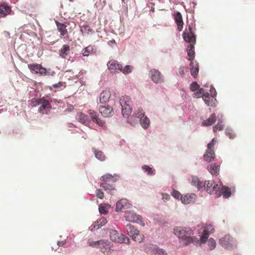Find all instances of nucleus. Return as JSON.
I'll return each mask as SVG.
<instances>
[{
	"instance_id": "obj_1",
	"label": "nucleus",
	"mask_w": 255,
	"mask_h": 255,
	"mask_svg": "<svg viewBox=\"0 0 255 255\" xmlns=\"http://www.w3.org/2000/svg\"><path fill=\"white\" fill-rule=\"evenodd\" d=\"M174 231L176 236L183 240V244L185 246H188L191 243L195 245L199 244L198 240L192 237L193 233L190 228L176 227L174 228Z\"/></svg>"
},
{
	"instance_id": "obj_2",
	"label": "nucleus",
	"mask_w": 255,
	"mask_h": 255,
	"mask_svg": "<svg viewBox=\"0 0 255 255\" xmlns=\"http://www.w3.org/2000/svg\"><path fill=\"white\" fill-rule=\"evenodd\" d=\"M31 102L32 106L34 107L40 105L38 109V111L42 114H45L47 110H50L51 108L49 101L44 97L39 99H32Z\"/></svg>"
},
{
	"instance_id": "obj_3",
	"label": "nucleus",
	"mask_w": 255,
	"mask_h": 255,
	"mask_svg": "<svg viewBox=\"0 0 255 255\" xmlns=\"http://www.w3.org/2000/svg\"><path fill=\"white\" fill-rule=\"evenodd\" d=\"M205 185H204V189L208 193L211 195H215L217 197L221 196V185H218L215 182L212 180L205 181Z\"/></svg>"
},
{
	"instance_id": "obj_4",
	"label": "nucleus",
	"mask_w": 255,
	"mask_h": 255,
	"mask_svg": "<svg viewBox=\"0 0 255 255\" xmlns=\"http://www.w3.org/2000/svg\"><path fill=\"white\" fill-rule=\"evenodd\" d=\"M130 99L128 96H124L120 99V103L122 107L123 116L128 117L131 113V109L130 107Z\"/></svg>"
},
{
	"instance_id": "obj_5",
	"label": "nucleus",
	"mask_w": 255,
	"mask_h": 255,
	"mask_svg": "<svg viewBox=\"0 0 255 255\" xmlns=\"http://www.w3.org/2000/svg\"><path fill=\"white\" fill-rule=\"evenodd\" d=\"M216 141V139L213 138L207 145V149L204 155V157L205 160L208 162L212 161L215 158V154L214 151V147Z\"/></svg>"
},
{
	"instance_id": "obj_6",
	"label": "nucleus",
	"mask_w": 255,
	"mask_h": 255,
	"mask_svg": "<svg viewBox=\"0 0 255 255\" xmlns=\"http://www.w3.org/2000/svg\"><path fill=\"white\" fill-rule=\"evenodd\" d=\"M220 244L227 249H232L237 247L236 242L229 235H226L221 238L219 241Z\"/></svg>"
},
{
	"instance_id": "obj_7",
	"label": "nucleus",
	"mask_w": 255,
	"mask_h": 255,
	"mask_svg": "<svg viewBox=\"0 0 255 255\" xmlns=\"http://www.w3.org/2000/svg\"><path fill=\"white\" fill-rule=\"evenodd\" d=\"M110 234L111 240L115 242L120 243H128L129 242V239L127 237L118 233L116 230H111Z\"/></svg>"
},
{
	"instance_id": "obj_8",
	"label": "nucleus",
	"mask_w": 255,
	"mask_h": 255,
	"mask_svg": "<svg viewBox=\"0 0 255 255\" xmlns=\"http://www.w3.org/2000/svg\"><path fill=\"white\" fill-rule=\"evenodd\" d=\"M125 217L126 220L128 222L137 223L142 226L144 225L142 217L133 212L126 211L125 214Z\"/></svg>"
},
{
	"instance_id": "obj_9",
	"label": "nucleus",
	"mask_w": 255,
	"mask_h": 255,
	"mask_svg": "<svg viewBox=\"0 0 255 255\" xmlns=\"http://www.w3.org/2000/svg\"><path fill=\"white\" fill-rule=\"evenodd\" d=\"M28 67L32 73L34 74H39L41 75H49L50 70H47L43 67L41 65L38 64H28Z\"/></svg>"
},
{
	"instance_id": "obj_10",
	"label": "nucleus",
	"mask_w": 255,
	"mask_h": 255,
	"mask_svg": "<svg viewBox=\"0 0 255 255\" xmlns=\"http://www.w3.org/2000/svg\"><path fill=\"white\" fill-rule=\"evenodd\" d=\"M146 252L150 255H166V252L162 249L156 246L150 244L147 246L145 249Z\"/></svg>"
},
{
	"instance_id": "obj_11",
	"label": "nucleus",
	"mask_w": 255,
	"mask_h": 255,
	"mask_svg": "<svg viewBox=\"0 0 255 255\" xmlns=\"http://www.w3.org/2000/svg\"><path fill=\"white\" fill-rule=\"evenodd\" d=\"M149 75L151 80L155 83H161L164 82L163 75L156 69H151L149 72Z\"/></svg>"
},
{
	"instance_id": "obj_12",
	"label": "nucleus",
	"mask_w": 255,
	"mask_h": 255,
	"mask_svg": "<svg viewBox=\"0 0 255 255\" xmlns=\"http://www.w3.org/2000/svg\"><path fill=\"white\" fill-rule=\"evenodd\" d=\"M188 28L189 32H184L183 33V38L186 42L194 45L196 43L195 35L193 33L192 26L190 25H189Z\"/></svg>"
},
{
	"instance_id": "obj_13",
	"label": "nucleus",
	"mask_w": 255,
	"mask_h": 255,
	"mask_svg": "<svg viewBox=\"0 0 255 255\" xmlns=\"http://www.w3.org/2000/svg\"><path fill=\"white\" fill-rule=\"evenodd\" d=\"M99 112L104 117H110L113 116L114 111L112 107L109 106H100L99 108Z\"/></svg>"
},
{
	"instance_id": "obj_14",
	"label": "nucleus",
	"mask_w": 255,
	"mask_h": 255,
	"mask_svg": "<svg viewBox=\"0 0 255 255\" xmlns=\"http://www.w3.org/2000/svg\"><path fill=\"white\" fill-rule=\"evenodd\" d=\"M131 206V205L128 203V200L122 199L117 203L116 211L120 212L123 210L130 208Z\"/></svg>"
},
{
	"instance_id": "obj_15",
	"label": "nucleus",
	"mask_w": 255,
	"mask_h": 255,
	"mask_svg": "<svg viewBox=\"0 0 255 255\" xmlns=\"http://www.w3.org/2000/svg\"><path fill=\"white\" fill-rule=\"evenodd\" d=\"M95 244H99V248L104 254H108L111 252V245L108 241L100 240L95 242Z\"/></svg>"
},
{
	"instance_id": "obj_16",
	"label": "nucleus",
	"mask_w": 255,
	"mask_h": 255,
	"mask_svg": "<svg viewBox=\"0 0 255 255\" xmlns=\"http://www.w3.org/2000/svg\"><path fill=\"white\" fill-rule=\"evenodd\" d=\"M197 195L194 193L187 194L181 198V202L185 204L192 203L195 202Z\"/></svg>"
},
{
	"instance_id": "obj_17",
	"label": "nucleus",
	"mask_w": 255,
	"mask_h": 255,
	"mask_svg": "<svg viewBox=\"0 0 255 255\" xmlns=\"http://www.w3.org/2000/svg\"><path fill=\"white\" fill-rule=\"evenodd\" d=\"M107 66L109 70H110L112 72H115L116 70H120L122 69V65L119 64L115 60H110L107 63Z\"/></svg>"
},
{
	"instance_id": "obj_18",
	"label": "nucleus",
	"mask_w": 255,
	"mask_h": 255,
	"mask_svg": "<svg viewBox=\"0 0 255 255\" xmlns=\"http://www.w3.org/2000/svg\"><path fill=\"white\" fill-rule=\"evenodd\" d=\"M101 179L104 181L103 183H115L119 179V176L107 173L101 177Z\"/></svg>"
},
{
	"instance_id": "obj_19",
	"label": "nucleus",
	"mask_w": 255,
	"mask_h": 255,
	"mask_svg": "<svg viewBox=\"0 0 255 255\" xmlns=\"http://www.w3.org/2000/svg\"><path fill=\"white\" fill-rule=\"evenodd\" d=\"M11 12L10 6L6 4H2L0 5V17H4L9 14Z\"/></svg>"
},
{
	"instance_id": "obj_20",
	"label": "nucleus",
	"mask_w": 255,
	"mask_h": 255,
	"mask_svg": "<svg viewBox=\"0 0 255 255\" xmlns=\"http://www.w3.org/2000/svg\"><path fill=\"white\" fill-rule=\"evenodd\" d=\"M174 20L177 25V29L181 31L183 28V21L182 16L180 12H177L174 14Z\"/></svg>"
},
{
	"instance_id": "obj_21",
	"label": "nucleus",
	"mask_w": 255,
	"mask_h": 255,
	"mask_svg": "<svg viewBox=\"0 0 255 255\" xmlns=\"http://www.w3.org/2000/svg\"><path fill=\"white\" fill-rule=\"evenodd\" d=\"M190 65L191 75L194 78H196L199 72L198 63L196 61H191Z\"/></svg>"
},
{
	"instance_id": "obj_22",
	"label": "nucleus",
	"mask_w": 255,
	"mask_h": 255,
	"mask_svg": "<svg viewBox=\"0 0 255 255\" xmlns=\"http://www.w3.org/2000/svg\"><path fill=\"white\" fill-rule=\"evenodd\" d=\"M205 104L208 106L215 107L216 100L211 97L209 93H206L203 98Z\"/></svg>"
},
{
	"instance_id": "obj_23",
	"label": "nucleus",
	"mask_w": 255,
	"mask_h": 255,
	"mask_svg": "<svg viewBox=\"0 0 255 255\" xmlns=\"http://www.w3.org/2000/svg\"><path fill=\"white\" fill-rule=\"evenodd\" d=\"M70 46L67 44H64L63 45L61 49L59 50V54L61 57L66 58L67 56L70 53Z\"/></svg>"
},
{
	"instance_id": "obj_24",
	"label": "nucleus",
	"mask_w": 255,
	"mask_h": 255,
	"mask_svg": "<svg viewBox=\"0 0 255 255\" xmlns=\"http://www.w3.org/2000/svg\"><path fill=\"white\" fill-rule=\"evenodd\" d=\"M207 169L212 175H217L220 171V165L215 163L211 164L208 166Z\"/></svg>"
},
{
	"instance_id": "obj_25",
	"label": "nucleus",
	"mask_w": 255,
	"mask_h": 255,
	"mask_svg": "<svg viewBox=\"0 0 255 255\" xmlns=\"http://www.w3.org/2000/svg\"><path fill=\"white\" fill-rule=\"evenodd\" d=\"M107 222V221L105 218H101L96 222H95L93 225V227L91 229V230H98L100 228L102 227L103 226L105 225Z\"/></svg>"
},
{
	"instance_id": "obj_26",
	"label": "nucleus",
	"mask_w": 255,
	"mask_h": 255,
	"mask_svg": "<svg viewBox=\"0 0 255 255\" xmlns=\"http://www.w3.org/2000/svg\"><path fill=\"white\" fill-rule=\"evenodd\" d=\"M56 26L58 31L60 33L61 36L65 35L67 33V26L63 23H61L58 21H56Z\"/></svg>"
},
{
	"instance_id": "obj_27",
	"label": "nucleus",
	"mask_w": 255,
	"mask_h": 255,
	"mask_svg": "<svg viewBox=\"0 0 255 255\" xmlns=\"http://www.w3.org/2000/svg\"><path fill=\"white\" fill-rule=\"evenodd\" d=\"M111 94L109 91H103L100 97V102L101 103H106L109 101L110 98Z\"/></svg>"
},
{
	"instance_id": "obj_28",
	"label": "nucleus",
	"mask_w": 255,
	"mask_h": 255,
	"mask_svg": "<svg viewBox=\"0 0 255 255\" xmlns=\"http://www.w3.org/2000/svg\"><path fill=\"white\" fill-rule=\"evenodd\" d=\"M187 51L188 53V60L193 61L195 58L194 45L190 44L187 48Z\"/></svg>"
},
{
	"instance_id": "obj_29",
	"label": "nucleus",
	"mask_w": 255,
	"mask_h": 255,
	"mask_svg": "<svg viewBox=\"0 0 255 255\" xmlns=\"http://www.w3.org/2000/svg\"><path fill=\"white\" fill-rule=\"evenodd\" d=\"M216 121V115L215 114H212L209 118L204 120L202 123L204 126H209L212 125Z\"/></svg>"
},
{
	"instance_id": "obj_30",
	"label": "nucleus",
	"mask_w": 255,
	"mask_h": 255,
	"mask_svg": "<svg viewBox=\"0 0 255 255\" xmlns=\"http://www.w3.org/2000/svg\"><path fill=\"white\" fill-rule=\"evenodd\" d=\"M96 52L94 46L89 45L85 47L82 51V55L84 56H88L90 54H92Z\"/></svg>"
},
{
	"instance_id": "obj_31",
	"label": "nucleus",
	"mask_w": 255,
	"mask_h": 255,
	"mask_svg": "<svg viewBox=\"0 0 255 255\" xmlns=\"http://www.w3.org/2000/svg\"><path fill=\"white\" fill-rule=\"evenodd\" d=\"M81 31L84 35H89L94 33V31L87 25H83L81 28Z\"/></svg>"
},
{
	"instance_id": "obj_32",
	"label": "nucleus",
	"mask_w": 255,
	"mask_h": 255,
	"mask_svg": "<svg viewBox=\"0 0 255 255\" xmlns=\"http://www.w3.org/2000/svg\"><path fill=\"white\" fill-rule=\"evenodd\" d=\"M132 239L135 242L141 243L142 242L144 236L141 234H140L139 231L137 230V233H134L130 236Z\"/></svg>"
},
{
	"instance_id": "obj_33",
	"label": "nucleus",
	"mask_w": 255,
	"mask_h": 255,
	"mask_svg": "<svg viewBox=\"0 0 255 255\" xmlns=\"http://www.w3.org/2000/svg\"><path fill=\"white\" fill-rule=\"evenodd\" d=\"M112 183H101L100 186L104 189V190L110 193L112 191L115 189V187Z\"/></svg>"
},
{
	"instance_id": "obj_34",
	"label": "nucleus",
	"mask_w": 255,
	"mask_h": 255,
	"mask_svg": "<svg viewBox=\"0 0 255 255\" xmlns=\"http://www.w3.org/2000/svg\"><path fill=\"white\" fill-rule=\"evenodd\" d=\"M91 119L94 123H96L98 126H99L101 127H105V122L101 120L99 118V115L97 113H96L95 116H94V117L92 118Z\"/></svg>"
},
{
	"instance_id": "obj_35",
	"label": "nucleus",
	"mask_w": 255,
	"mask_h": 255,
	"mask_svg": "<svg viewBox=\"0 0 255 255\" xmlns=\"http://www.w3.org/2000/svg\"><path fill=\"white\" fill-rule=\"evenodd\" d=\"M91 119L94 123H96L98 126H99L101 127H105V122L101 120L99 118V115L97 113H96L95 116H94V117L92 118Z\"/></svg>"
},
{
	"instance_id": "obj_36",
	"label": "nucleus",
	"mask_w": 255,
	"mask_h": 255,
	"mask_svg": "<svg viewBox=\"0 0 255 255\" xmlns=\"http://www.w3.org/2000/svg\"><path fill=\"white\" fill-rule=\"evenodd\" d=\"M221 195H222L225 198H229L231 195L230 189L228 187H223L220 189Z\"/></svg>"
},
{
	"instance_id": "obj_37",
	"label": "nucleus",
	"mask_w": 255,
	"mask_h": 255,
	"mask_svg": "<svg viewBox=\"0 0 255 255\" xmlns=\"http://www.w3.org/2000/svg\"><path fill=\"white\" fill-rule=\"evenodd\" d=\"M126 231L128 233V234L131 236L132 234L134 233H137V230L135 229L133 226H132L131 224H128L126 227Z\"/></svg>"
},
{
	"instance_id": "obj_38",
	"label": "nucleus",
	"mask_w": 255,
	"mask_h": 255,
	"mask_svg": "<svg viewBox=\"0 0 255 255\" xmlns=\"http://www.w3.org/2000/svg\"><path fill=\"white\" fill-rule=\"evenodd\" d=\"M94 151L97 159L102 161L105 160V155L102 151L95 149H94Z\"/></svg>"
},
{
	"instance_id": "obj_39",
	"label": "nucleus",
	"mask_w": 255,
	"mask_h": 255,
	"mask_svg": "<svg viewBox=\"0 0 255 255\" xmlns=\"http://www.w3.org/2000/svg\"><path fill=\"white\" fill-rule=\"evenodd\" d=\"M141 126L144 128H147L149 125V120L147 117H142L140 120Z\"/></svg>"
},
{
	"instance_id": "obj_40",
	"label": "nucleus",
	"mask_w": 255,
	"mask_h": 255,
	"mask_svg": "<svg viewBox=\"0 0 255 255\" xmlns=\"http://www.w3.org/2000/svg\"><path fill=\"white\" fill-rule=\"evenodd\" d=\"M77 119L78 121L82 124H84L88 121V116L82 113L78 114Z\"/></svg>"
},
{
	"instance_id": "obj_41",
	"label": "nucleus",
	"mask_w": 255,
	"mask_h": 255,
	"mask_svg": "<svg viewBox=\"0 0 255 255\" xmlns=\"http://www.w3.org/2000/svg\"><path fill=\"white\" fill-rule=\"evenodd\" d=\"M209 232L206 230H204L203 235L200 238V242L202 244H205L209 237Z\"/></svg>"
},
{
	"instance_id": "obj_42",
	"label": "nucleus",
	"mask_w": 255,
	"mask_h": 255,
	"mask_svg": "<svg viewBox=\"0 0 255 255\" xmlns=\"http://www.w3.org/2000/svg\"><path fill=\"white\" fill-rule=\"evenodd\" d=\"M144 172H146L148 175H154L155 174V170H153L151 167L147 165H143L142 167Z\"/></svg>"
},
{
	"instance_id": "obj_43",
	"label": "nucleus",
	"mask_w": 255,
	"mask_h": 255,
	"mask_svg": "<svg viewBox=\"0 0 255 255\" xmlns=\"http://www.w3.org/2000/svg\"><path fill=\"white\" fill-rule=\"evenodd\" d=\"M132 70V67L130 65H127L124 69L122 66V69L120 71L123 72L125 74H128L131 73Z\"/></svg>"
},
{
	"instance_id": "obj_44",
	"label": "nucleus",
	"mask_w": 255,
	"mask_h": 255,
	"mask_svg": "<svg viewBox=\"0 0 255 255\" xmlns=\"http://www.w3.org/2000/svg\"><path fill=\"white\" fill-rule=\"evenodd\" d=\"M219 123L213 127V131L216 132L218 130H222L224 128V126L221 124L222 121L219 120Z\"/></svg>"
},
{
	"instance_id": "obj_45",
	"label": "nucleus",
	"mask_w": 255,
	"mask_h": 255,
	"mask_svg": "<svg viewBox=\"0 0 255 255\" xmlns=\"http://www.w3.org/2000/svg\"><path fill=\"white\" fill-rule=\"evenodd\" d=\"M216 243L214 239L210 238L208 241V246L210 250H212L215 248Z\"/></svg>"
},
{
	"instance_id": "obj_46",
	"label": "nucleus",
	"mask_w": 255,
	"mask_h": 255,
	"mask_svg": "<svg viewBox=\"0 0 255 255\" xmlns=\"http://www.w3.org/2000/svg\"><path fill=\"white\" fill-rule=\"evenodd\" d=\"M199 89V85L196 82H193L190 85V89L191 91L194 92Z\"/></svg>"
},
{
	"instance_id": "obj_47",
	"label": "nucleus",
	"mask_w": 255,
	"mask_h": 255,
	"mask_svg": "<svg viewBox=\"0 0 255 255\" xmlns=\"http://www.w3.org/2000/svg\"><path fill=\"white\" fill-rule=\"evenodd\" d=\"M134 114L136 118H139L140 120L141 119V118H142V117H144L143 110L141 109H138Z\"/></svg>"
},
{
	"instance_id": "obj_48",
	"label": "nucleus",
	"mask_w": 255,
	"mask_h": 255,
	"mask_svg": "<svg viewBox=\"0 0 255 255\" xmlns=\"http://www.w3.org/2000/svg\"><path fill=\"white\" fill-rule=\"evenodd\" d=\"M96 196L99 198V199H103L104 197V192L103 191H102V190L100 189H98L96 190Z\"/></svg>"
},
{
	"instance_id": "obj_49",
	"label": "nucleus",
	"mask_w": 255,
	"mask_h": 255,
	"mask_svg": "<svg viewBox=\"0 0 255 255\" xmlns=\"http://www.w3.org/2000/svg\"><path fill=\"white\" fill-rule=\"evenodd\" d=\"M226 134L229 136L230 139H234L236 136L234 132L230 129H227L226 130Z\"/></svg>"
},
{
	"instance_id": "obj_50",
	"label": "nucleus",
	"mask_w": 255,
	"mask_h": 255,
	"mask_svg": "<svg viewBox=\"0 0 255 255\" xmlns=\"http://www.w3.org/2000/svg\"><path fill=\"white\" fill-rule=\"evenodd\" d=\"M200 181L199 179L196 177H193L192 179V184L193 186H194L197 187L198 186L199 183Z\"/></svg>"
},
{
	"instance_id": "obj_51",
	"label": "nucleus",
	"mask_w": 255,
	"mask_h": 255,
	"mask_svg": "<svg viewBox=\"0 0 255 255\" xmlns=\"http://www.w3.org/2000/svg\"><path fill=\"white\" fill-rule=\"evenodd\" d=\"M172 195L176 199H181V198L182 197L178 191L175 190L172 192Z\"/></svg>"
},
{
	"instance_id": "obj_52",
	"label": "nucleus",
	"mask_w": 255,
	"mask_h": 255,
	"mask_svg": "<svg viewBox=\"0 0 255 255\" xmlns=\"http://www.w3.org/2000/svg\"><path fill=\"white\" fill-rule=\"evenodd\" d=\"M204 230H206L209 232V235L210 233H213L214 229H213V227L211 225H208L206 227H205Z\"/></svg>"
},
{
	"instance_id": "obj_53",
	"label": "nucleus",
	"mask_w": 255,
	"mask_h": 255,
	"mask_svg": "<svg viewBox=\"0 0 255 255\" xmlns=\"http://www.w3.org/2000/svg\"><path fill=\"white\" fill-rule=\"evenodd\" d=\"M97 241H93L91 239H90L88 241V244L89 246L92 247H96V246H99V244H95V242H97Z\"/></svg>"
},
{
	"instance_id": "obj_54",
	"label": "nucleus",
	"mask_w": 255,
	"mask_h": 255,
	"mask_svg": "<svg viewBox=\"0 0 255 255\" xmlns=\"http://www.w3.org/2000/svg\"><path fill=\"white\" fill-rule=\"evenodd\" d=\"M99 212L101 214H106L108 211L106 210L105 207L100 205L99 206Z\"/></svg>"
},
{
	"instance_id": "obj_55",
	"label": "nucleus",
	"mask_w": 255,
	"mask_h": 255,
	"mask_svg": "<svg viewBox=\"0 0 255 255\" xmlns=\"http://www.w3.org/2000/svg\"><path fill=\"white\" fill-rule=\"evenodd\" d=\"M63 86V83L61 82H59L57 84H54L52 85V87L54 88H59Z\"/></svg>"
},
{
	"instance_id": "obj_56",
	"label": "nucleus",
	"mask_w": 255,
	"mask_h": 255,
	"mask_svg": "<svg viewBox=\"0 0 255 255\" xmlns=\"http://www.w3.org/2000/svg\"><path fill=\"white\" fill-rule=\"evenodd\" d=\"M87 112L90 115L91 118L94 117V116H95V114L96 113V112L92 110H89Z\"/></svg>"
},
{
	"instance_id": "obj_57",
	"label": "nucleus",
	"mask_w": 255,
	"mask_h": 255,
	"mask_svg": "<svg viewBox=\"0 0 255 255\" xmlns=\"http://www.w3.org/2000/svg\"><path fill=\"white\" fill-rule=\"evenodd\" d=\"M193 97L194 98H199L200 97L203 98V96H202V95L199 94V92H198V91H197L196 92H195L194 93H193Z\"/></svg>"
},
{
	"instance_id": "obj_58",
	"label": "nucleus",
	"mask_w": 255,
	"mask_h": 255,
	"mask_svg": "<svg viewBox=\"0 0 255 255\" xmlns=\"http://www.w3.org/2000/svg\"><path fill=\"white\" fill-rule=\"evenodd\" d=\"M162 199L165 200H168L170 197V195L168 194L163 193L162 194Z\"/></svg>"
},
{
	"instance_id": "obj_59",
	"label": "nucleus",
	"mask_w": 255,
	"mask_h": 255,
	"mask_svg": "<svg viewBox=\"0 0 255 255\" xmlns=\"http://www.w3.org/2000/svg\"><path fill=\"white\" fill-rule=\"evenodd\" d=\"M198 92H199V94L202 95L203 98L205 96V95L206 94V93L205 92V90L203 88H199L198 89Z\"/></svg>"
},
{
	"instance_id": "obj_60",
	"label": "nucleus",
	"mask_w": 255,
	"mask_h": 255,
	"mask_svg": "<svg viewBox=\"0 0 255 255\" xmlns=\"http://www.w3.org/2000/svg\"><path fill=\"white\" fill-rule=\"evenodd\" d=\"M204 185H205V186H206V185H205V182L203 183L200 181V183H199L198 186H197V188H198V190H200L202 189L203 187L204 188Z\"/></svg>"
},
{
	"instance_id": "obj_61",
	"label": "nucleus",
	"mask_w": 255,
	"mask_h": 255,
	"mask_svg": "<svg viewBox=\"0 0 255 255\" xmlns=\"http://www.w3.org/2000/svg\"><path fill=\"white\" fill-rule=\"evenodd\" d=\"M179 73L182 77L184 75V69L183 67H181L179 69Z\"/></svg>"
},
{
	"instance_id": "obj_62",
	"label": "nucleus",
	"mask_w": 255,
	"mask_h": 255,
	"mask_svg": "<svg viewBox=\"0 0 255 255\" xmlns=\"http://www.w3.org/2000/svg\"><path fill=\"white\" fill-rule=\"evenodd\" d=\"M65 243V241H58L57 242V245L59 246V247H62L63 246Z\"/></svg>"
},
{
	"instance_id": "obj_63",
	"label": "nucleus",
	"mask_w": 255,
	"mask_h": 255,
	"mask_svg": "<svg viewBox=\"0 0 255 255\" xmlns=\"http://www.w3.org/2000/svg\"><path fill=\"white\" fill-rule=\"evenodd\" d=\"M70 1H72L73 0H70Z\"/></svg>"
}]
</instances>
